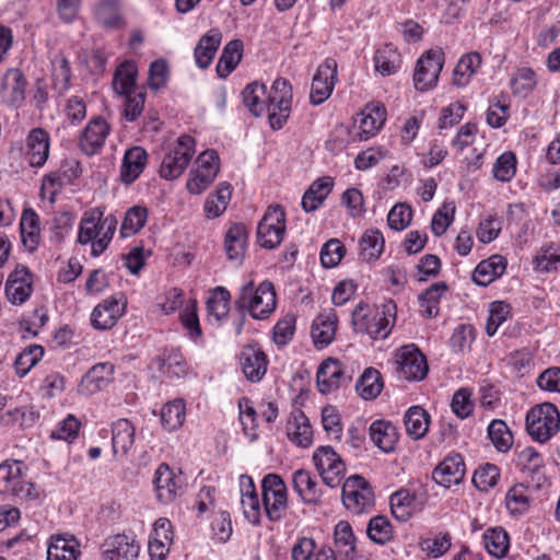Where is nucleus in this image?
Masks as SVG:
<instances>
[{
  "instance_id": "obj_1",
  "label": "nucleus",
  "mask_w": 560,
  "mask_h": 560,
  "mask_svg": "<svg viewBox=\"0 0 560 560\" xmlns=\"http://www.w3.org/2000/svg\"><path fill=\"white\" fill-rule=\"evenodd\" d=\"M314 464L329 488L342 485L341 490H366L369 482L360 475H352L343 482L345 464L335 450L327 445L318 447L313 454Z\"/></svg>"
},
{
  "instance_id": "obj_2",
  "label": "nucleus",
  "mask_w": 560,
  "mask_h": 560,
  "mask_svg": "<svg viewBox=\"0 0 560 560\" xmlns=\"http://www.w3.org/2000/svg\"><path fill=\"white\" fill-rule=\"evenodd\" d=\"M396 316V304L393 301L370 310L366 304H358L352 312V326L358 332H365L373 339H384L390 332Z\"/></svg>"
},
{
  "instance_id": "obj_3",
  "label": "nucleus",
  "mask_w": 560,
  "mask_h": 560,
  "mask_svg": "<svg viewBox=\"0 0 560 560\" xmlns=\"http://www.w3.org/2000/svg\"><path fill=\"white\" fill-rule=\"evenodd\" d=\"M237 308L248 311L253 318H267L277 306L276 291L269 281L255 287L253 281L245 283L235 301Z\"/></svg>"
},
{
  "instance_id": "obj_4",
  "label": "nucleus",
  "mask_w": 560,
  "mask_h": 560,
  "mask_svg": "<svg viewBox=\"0 0 560 560\" xmlns=\"http://www.w3.org/2000/svg\"><path fill=\"white\" fill-rule=\"evenodd\" d=\"M196 142L190 136L183 135L176 142L164 149L159 174L166 180L178 178L188 167L196 153Z\"/></svg>"
},
{
  "instance_id": "obj_5",
  "label": "nucleus",
  "mask_w": 560,
  "mask_h": 560,
  "mask_svg": "<svg viewBox=\"0 0 560 560\" xmlns=\"http://www.w3.org/2000/svg\"><path fill=\"white\" fill-rule=\"evenodd\" d=\"M560 428V413L555 405L545 402L532 408L526 416V430L536 441L542 443L555 435Z\"/></svg>"
},
{
  "instance_id": "obj_6",
  "label": "nucleus",
  "mask_w": 560,
  "mask_h": 560,
  "mask_svg": "<svg viewBox=\"0 0 560 560\" xmlns=\"http://www.w3.org/2000/svg\"><path fill=\"white\" fill-rule=\"evenodd\" d=\"M266 97L270 127L273 130H279L284 126L291 113V84L288 80L278 78L275 80L270 93L266 94Z\"/></svg>"
},
{
  "instance_id": "obj_7",
  "label": "nucleus",
  "mask_w": 560,
  "mask_h": 560,
  "mask_svg": "<svg viewBox=\"0 0 560 560\" xmlns=\"http://www.w3.org/2000/svg\"><path fill=\"white\" fill-rule=\"evenodd\" d=\"M285 233V212L282 207L269 206L258 223L257 238L261 247L273 249L280 245Z\"/></svg>"
},
{
  "instance_id": "obj_8",
  "label": "nucleus",
  "mask_w": 560,
  "mask_h": 560,
  "mask_svg": "<svg viewBox=\"0 0 560 560\" xmlns=\"http://www.w3.org/2000/svg\"><path fill=\"white\" fill-rule=\"evenodd\" d=\"M444 65V52L442 49H430L417 61L413 82L419 91H427L436 85L439 75Z\"/></svg>"
},
{
  "instance_id": "obj_9",
  "label": "nucleus",
  "mask_w": 560,
  "mask_h": 560,
  "mask_svg": "<svg viewBox=\"0 0 560 560\" xmlns=\"http://www.w3.org/2000/svg\"><path fill=\"white\" fill-rule=\"evenodd\" d=\"M196 164L186 187L190 194L199 195L215 179L219 173V155L213 150H207L197 158Z\"/></svg>"
},
{
  "instance_id": "obj_10",
  "label": "nucleus",
  "mask_w": 560,
  "mask_h": 560,
  "mask_svg": "<svg viewBox=\"0 0 560 560\" xmlns=\"http://www.w3.org/2000/svg\"><path fill=\"white\" fill-rule=\"evenodd\" d=\"M397 371L406 381H421L428 373L425 357L415 345L401 347L396 353Z\"/></svg>"
},
{
  "instance_id": "obj_11",
  "label": "nucleus",
  "mask_w": 560,
  "mask_h": 560,
  "mask_svg": "<svg viewBox=\"0 0 560 560\" xmlns=\"http://www.w3.org/2000/svg\"><path fill=\"white\" fill-rule=\"evenodd\" d=\"M337 80V62L335 59H326L314 74L310 100L313 105H320L332 93Z\"/></svg>"
},
{
  "instance_id": "obj_12",
  "label": "nucleus",
  "mask_w": 560,
  "mask_h": 560,
  "mask_svg": "<svg viewBox=\"0 0 560 560\" xmlns=\"http://www.w3.org/2000/svg\"><path fill=\"white\" fill-rule=\"evenodd\" d=\"M351 378L352 375L343 369L341 362L334 358L324 360L316 374L317 386L323 394L347 386Z\"/></svg>"
},
{
  "instance_id": "obj_13",
  "label": "nucleus",
  "mask_w": 560,
  "mask_h": 560,
  "mask_svg": "<svg viewBox=\"0 0 560 560\" xmlns=\"http://www.w3.org/2000/svg\"><path fill=\"white\" fill-rule=\"evenodd\" d=\"M427 503V492H393L389 497L390 512L400 522H406L421 512Z\"/></svg>"
},
{
  "instance_id": "obj_14",
  "label": "nucleus",
  "mask_w": 560,
  "mask_h": 560,
  "mask_svg": "<svg viewBox=\"0 0 560 560\" xmlns=\"http://www.w3.org/2000/svg\"><path fill=\"white\" fill-rule=\"evenodd\" d=\"M385 120V106L380 102L368 103L355 119V136L359 140H369L382 129Z\"/></svg>"
},
{
  "instance_id": "obj_15",
  "label": "nucleus",
  "mask_w": 560,
  "mask_h": 560,
  "mask_svg": "<svg viewBox=\"0 0 560 560\" xmlns=\"http://www.w3.org/2000/svg\"><path fill=\"white\" fill-rule=\"evenodd\" d=\"M174 532L172 523L166 517H160L153 524L149 539V553L152 560H164L173 544Z\"/></svg>"
},
{
  "instance_id": "obj_16",
  "label": "nucleus",
  "mask_w": 560,
  "mask_h": 560,
  "mask_svg": "<svg viewBox=\"0 0 560 560\" xmlns=\"http://www.w3.org/2000/svg\"><path fill=\"white\" fill-rule=\"evenodd\" d=\"M33 292L32 275L25 266H18L8 277L5 295L12 304L21 305Z\"/></svg>"
},
{
  "instance_id": "obj_17",
  "label": "nucleus",
  "mask_w": 560,
  "mask_h": 560,
  "mask_svg": "<svg viewBox=\"0 0 560 560\" xmlns=\"http://www.w3.org/2000/svg\"><path fill=\"white\" fill-rule=\"evenodd\" d=\"M109 126L102 117H95L84 128L79 145L88 155H93L104 145L109 133Z\"/></svg>"
},
{
  "instance_id": "obj_18",
  "label": "nucleus",
  "mask_w": 560,
  "mask_h": 560,
  "mask_svg": "<svg viewBox=\"0 0 560 560\" xmlns=\"http://www.w3.org/2000/svg\"><path fill=\"white\" fill-rule=\"evenodd\" d=\"M49 133L43 128L32 129L26 137V159L31 166L42 167L49 156Z\"/></svg>"
},
{
  "instance_id": "obj_19",
  "label": "nucleus",
  "mask_w": 560,
  "mask_h": 560,
  "mask_svg": "<svg viewBox=\"0 0 560 560\" xmlns=\"http://www.w3.org/2000/svg\"><path fill=\"white\" fill-rule=\"evenodd\" d=\"M268 360L256 345H248L241 352V366L244 375L252 382H258L267 372Z\"/></svg>"
},
{
  "instance_id": "obj_20",
  "label": "nucleus",
  "mask_w": 560,
  "mask_h": 560,
  "mask_svg": "<svg viewBox=\"0 0 560 560\" xmlns=\"http://www.w3.org/2000/svg\"><path fill=\"white\" fill-rule=\"evenodd\" d=\"M124 313V305L116 298H109L97 304L91 314V324L95 329L112 328Z\"/></svg>"
},
{
  "instance_id": "obj_21",
  "label": "nucleus",
  "mask_w": 560,
  "mask_h": 560,
  "mask_svg": "<svg viewBox=\"0 0 560 560\" xmlns=\"http://www.w3.org/2000/svg\"><path fill=\"white\" fill-rule=\"evenodd\" d=\"M465 475V465L459 455L446 457L432 472L436 485L450 488L458 485Z\"/></svg>"
},
{
  "instance_id": "obj_22",
  "label": "nucleus",
  "mask_w": 560,
  "mask_h": 560,
  "mask_svg": "<svg viewBox=\"0 0 560 560\" xmlns=\"http://www.w3.org/2000/svg\"><path fill=\"white\" fill-rule=\"evenodd\" d=\"M114 373V366L108 363H97L82 377L79 392L83 395H93L108 386Z\"/></svg>"
},
{
  "instance_id": "obj_23",
  "label": "nucleus",
  "mask_w": 560,
  "mask_h": 560,
  "mask_svg": "<svg viewBox=\"0 0 560 560\" xmlns=\"http://www.w3.org/2000/svg\"><path fill=\"white\" fill-rule=\"evenodd\" d=\"M330 550L339 560H355L358 557L355 537L348 522L340 521L335 526L334 547Z\"/></svg>"
},
{
  "instance_id": "obj_24",
  "label": "nucleus",
  "mask_w": 560,
  "mask_h": 560,
  "mask_svg": "<svg viewBox=\"0 0 560 560\" xmlns=\"http://www.w3.org/2000/svg\"><path fill=\"white\" fill-rule=\"evenodd\" d=\"M148 162V153L141 147L128 149L120 166V179L125 184L133 183L143 172Z\"/></svg>"
},
{
  "instance_id": "obj_25",
  "label": "nucleus",
  "mask_w": 560,
  "mask_h": 560,
  "mask_svg": "<svg viewBox=\"0 0 560 560\" xmlns=\"http://www.w3.org/2000/svg\"><path fill=\"white\" fill-rule=\"evenodd\" d=\"M221 42L222 33L218 28H211L199 39L194 56L200 69H207L211 65Z\"/></svg>"
},
{
  "instance_id": "obj_26",
  "label": "nucleus",
  "mask_w": 560,
  "mask_h": 560,
  "mask_svg": "<svg viewBox=\"0 0 560 560\" xmlns=\"http://www.w3.org/2000/svg\"><path fill=\"white\" fill-rule=\"evenodd\" d=\"M104 556L106 560H133L138 557L140 546L127 535H116L106 544Z\"/></svg>"
},
{
  "instance_id": "obj_27",
  "label": "nucleus",
  "mask_w": 560,
  "mask_h": 560,
  "mask_svg": "<svg viewBox=\"0 0 560 560\" xmlns=\"http://www.w3.org/2000/svg\"><path fill=\"white\" fill-rule=\"evenodd\" d=\"M337 328V315L334 310L319 314L312 325V338L316 348L322 349L332 342Z\"/></svg>"
},
{
  "instance_id": "obj_28",
  "label": "nucleus",
  "mask_w": 560,
  "mask_h": 560,
  "mask_svg": "<svg viewBox=\"0 0 560 560\" xmlns=\"http://www.w3.org/2000/svg\"><path fill=\"white\" fill-rule=\"evenodd\" d=\"M80 544L73 536L54 535L47 548V560H78Z\"/></svg>"
},
{
  "instance_id": "obj_29",
  "label": "nucleus",
  "mask_w": 560,
  "mask_h": 560,
  "mask_svg": "<svg viewBox=\"0 0 560 560\" xmlns=\"http://www.w3.org/2000/svg\"><path fill=\"white\" fill-rule=\"evenodd\" d=\"M506 269V259L501 255H493L477 265L472 272V281L481 287H487L501 277Z\"/></svg>"
},
{
  "instance_id": "obj_30",
  "label": "nucleus",
  "mask_w": 560,
  "mask_h": 560,
  "mask_svg": "<svg viewBox=\"0 0 560 560\" xmlns=\"http://www.w3.org/2000/svg\"><path fill=\"white\" fill-rule=\"evenodd\" d=\"M26 79L19 69H9L2 79V92L7 102L20 106L25 98Z\"/></svg>"
},
{
  "instance_id": "obj_31",
  "label": "nucleus",
  "mask_w": 560,
  "mask_h": 560,
  "mask_svg": "<svg viewBox=\"0 0 560 560\" xmlns=\"http://www.w3.org/2000/svg\"><path fill=\"white\" fill-rule=\"evenodd\" d=\"M247 230L243 223L233 224L225 234L224 248L228 258L241 262L247 246Z\"/></svg>"
},
{
  "instance_id": "obj_32",
  "label": "nucleus",
  "mask_w": 560,
  "mask_h": 560,
  "mask_svg": "<svg viewBox=\"0 0 560 560\" xmlns=\"http://www.w3.org/2000/svg\"><path fill=\"white\" fill-rule=\"evenodd\" d=\"M334 187V179L330 176H324L308 187L302 197V208L306 212L314 211L322 206Z\"/></svg>"
},
{
  "instance_id": "obj_33",
  "label": "nucleus",
  "mask_w": 560,
  "mask_h": 560,
  "mask_svg": "<svg viewBox=\"0 0 560 560\" xmlns=\"http://www.w3.org/2000/svg\"><path fill=\"white\" fill-rule=\"evenodd\" d=\"M26 466L22 460H4L0 464V490H23Z\"/></svg>"
},
{
  "instance_id": "obj_34",
  "label": "nucleus",
  "mask_w": 560,
  "mask_h": 560,
  "mask_svg": "<svg viewBox=\"0 0 560 560\" xmlns=\"http://www.w3.org/2000/svg\"><path fill=\"white\" fill-rule=\"evenodd\" d=\"M287 436L300 447H308L313 442L311 423L303 412L293 415L287 422Z\"/></svg>"
},
{
  "instance_id": "obj_35",
  "label": "nucleus",
  "mask_w": 560,
  "mask_h": 560,
  "mask_svg": "<svg viewBox=\"0 0 560 560\" xmlns=\"http://www.w3.org/2000/svg\"><path fill=\"white\" fill-rule=\"evenodd\" d=\"M20 230L23 246L28 252H34L39 245L40 230L39 218L33 209H25L23 211Z\"/></svg>"
},
{
  "instance_id": "obj_36",
  "label": "nucleus",
  "mask_w": 560,
  "mask_h": 560,
  "mask_svg": "<svg viewBox=\"0 0 560 560\" xmlns=\"http://www.w3.org/2000/svg\"><path fill=\"white\" fill-rule=\"evenodd\" d=\"M112 445L115 456H125L135 441V428L127 419H119L113 424Z\"/></svg>"
},
{
  "instance_id": "obj_37",
  "label": "nucleus",
  "mask_w": 560,
  "mask_h": 560,
  "mask_svg": "<svg viewBox=\"0 0 560 560\" xmlns=\"http://www.w3.org/2000/svg\"><path fill=\"white\" fill-rule=\"evenodd\" d=\"M430 415L421 406H411L404 416L407 434L413 440L422 439L430 424Z\"/></svg>"
},
{
  "instance_id": "obj_38",
  "label": "nucleus",
  "mask_w": 560,
  "mask_h": 560,
  "mask_svg": "<svg viewBox=\"0 0 560 560\" xmlns=\"http://www.w3.org/2000/svg\"><path fill=\"white\" fill-rule=\"evenodd\" d=\"M243 57V43L240 39L229 42L219 58L215 71L219 78L225 79L237 67Z\"/></svg>"
},
{
  "instance_id": "obj_39",
  "label": "nucleus",
  "mask_w": 560,
  "mask_h": 560,
  "mask_svg": "<svg viewBox=\"0 0 560 560\" xmlns=\"http://www.w3.org/2000/svg\"><path fill=\"white\" fill-rule=\"evenodd\" d=\"M104 215L103 209L93 208L84 212L79 228L78 242L82 245L93 243L100 235V226Z\"/></svg>"
},
{
  "instance_id": "obj_40",
  "label": "nucleus",
  "mask_w": 560,
  "mask_h": 560,
  "mask_svg": "<svg viewBox=\"0 0 560 560\" xmlns=\"http://www.w3.org/2000/svg\"><path fill=\"white\" fill-rule=\"evenodd\" d=\"M372 441L384 452H392L398 441L395 425L387 421H374L370 427Z\"/></svg>"
},
{
  "instance_id": "obj_41",
  "label": "nucleus",
  "mask_w": 560,
  "mask_h": 560,
  "mask_svg": "<svg viewBox=\"0 0 560 560\" xmlns=\"http://www.w3.org/2000/svg\"><path fill=\"white\" fill-rule=\"evenodd\" d=\"M232 196V187L228 182L219 184L215 194L209 195L203 211L208 219L220 217L226 209Z\"/></svg>"
},
{
  "instance_id": "obj_42",
  "label": "nucleus",
  "mask_w": 560,
  "mask_h": 560,
  "mask_svg": "<svg viewBox=\"0 0 560 560\" xmlns=\"http://www.w3.org/2000/svg\"><path fill=\"white\" fill-rule=\"evenodd\" d=\"M94 13L96 20L106 28H119L124 25L120 0H100Z\"/></svg>"
},
{
  "instance_id": "obj_43",
  "label": "nucleus",
  "mask_w": 560,
  "mask_h": 560,
  "mask_svg": "<svg viewBox=\"0 0 560 560\" xmlns=\"http://www.w3.org/2000/svg\"><path fill=\"white\" fill-rule=\"evenodd\" d=\"M360 255L363 260H376L383 253L385 241L378 230H366L360 238Z\"/></svg>"
},
{
  "instance_id": "obj_44",
  "label": "nucleus",
  "mask_w": 560,
  "mask_h": 560,
  "mask_svg": "<svg viewBox=\"0 0 560 560\" xmlns=\"http://www.w3.org/2000/svg\"><path fill=\"white\" fill-rule=\"evenodd\" d=\"M245 107L256 117L267 107L266 85L258 82L249 83L242 92Z\"/></svg>"
},
{
  "instance_id": "obj_45",
  "label": "nucleus",
  "mask_w": 560,
  "mask_h": 560,
  "mask_svg": "<svg viewBox=\"0 0 560 560\" xmlns=\"http://www.w3.org/2000/svg\"><path fill=\"white\" fill-rule=\"evenodd\" d=\"M345 508L352 514L369 513L375 505L373 492H341Z\"/></svg>"
},
{
  "instance_id": "obj_46",
  "label": "nucleus",
  "mask_w": 560,
  "mask_h": 560,
  "mask_svg": "<svg viewBox=\"0 0 560 560\" xmlns=\"http://www.w3.org/2000/svg\"><path fill=\"white\" fill-rule=\"evenodd\" d=\"M447 291V285L444 282L433 283L419 296V302L422 313L429 317L438 316L440 308L441 296Z\"/></svg>"
},
{
  "instance_id": "obj_47",
  "label": "nucleus",
  "mask_w": 560,
  "mask_h": 560,
  "mask_svg": "<svg viewBox=\"0 0 560 560\" xmlns=\"http://www.w3.org/2000/svg\"><path fill=\"white\" fill-rule=\"evenodd\" d=\"M137 79V67L132 62H124L120 65L114 75V90L119 95L135 93Z\"/></svg>"
},
{
  "instance_id": "obj_48",
  "label": "nucleus",
  "mask_w": 560,
  "mask_h": 560,
  "mask_svg": "<svg viewBox=\"0 0 560 560\" xmlns=\"http://www.w3.org/2000/svg\"><path fill=\"white\" fill-rule=\"evenodd\" d=\"M366 535L374 544L383 546L393 539V525L386 516L376 515L369 521Z\"/></svg>"
},
{
  "instance_id": "obj_49",
  "label": "nucleus",
  "mask_w": 560,
  "mask_h": 560,
  "mask_svg": "<svg viewBox=\"0 0 560 560\" xmlns=\"http://www.w3.org/2000/svg\"><path fill=\"white\" fill-rule=\"evenodd\" d=\"M382 387L381 374L377 370L372 368L364 371L355 385L361 397L366 400L376 398L381 394Z\"/></svg>"
},
{
  "instance_id": "obj_50",
  "label": "nucleus",
  "mask_w": 560,
  "mask_h": 560,
  "mask_svg": "<svg viewBox=\"0 0 560 560\" xmlns=\"http://www.w3.org/2000/svg\"><path fill=\"white\" fill-rule=\"evenodd\" d=\"M230 292L223 287H217L207 301L209 316L220 323L230 312Z\"/></svg>"
},
{
  "instance_id": "obj_51",
  "label": "nucleus",
  "mask_w": 560,
  "mask_h": 560,
  "mask_svg": "<svg viewBox=\"0 0 560 560\" xmlns=\"http://www.w3.org/2000/svg\"><path fill=\"white\" fill-rule=\"evenodd\" d=\"M480 65L481 56L478 52L464 55L454 69V83L460 86L466 85Z\"/></svg>"
},
{
  "instance_id": "obj_52",
  "label": "nucleus",
  "mask_w": 560,
  "mask_h": 560,
  "mask_svg": "<svg viewBox=\"0 0 560 560\" xmlns=\"http://www.w3.org/2000/svg\"><path fill=\"white\" fill-rule=\"evenodd\" d=\"M148 219V210L141 206L131 207L124 217L120 235L129 237L137 234L145 224Z\"/></svg>"
},
{
  "instance_id": "obj_53",
  "label": "nucleus",
  "mask_w": 560,
  "mask_h": 560,
  "mask_svg": "<svg viewBox=\"0 0 560 560\" xmlns=\"http://www.w3.org/2000/svg\"><path fill=\"white\" fill-rule=\"evenodd\" d=\"M483 544L491 556L502 558L509 550L510 540L508 533L502 528H491L483 534Z\"/></svg>"
},
{
  "instance_id": "obj_54",
  "label": "nucleus",
  "mask_w": 560,
  "mask_h": 560,
  "mask_svg": "<svg viewBox=\"0 0 560 560\" xmlns=\"http://www.w3.org/2000/svg\"><path fill=\"white\" fill-rule=\"evenodd\" d=\"M185 416V404L177 399L163 406L161 421L166 430L174 431L183 425Z\"/></svg>"
},
{
  "instance_id": "obj_55",
  "label": "nucleus",
  "mask_w": 560,
  "mask_h": 560,
  "mask_svg": "<svg viewBox=\"0 0 560 560\" xmlns=\"http://www.w3.org/2000/svg\"><path fill=\"white\" fill-rule=\"evenodd\" d=\"M375 69L383 75H390L398 71L401 63L400 55L389 46L378 49L374 57Z\"/></svg>"
},
{
  "instance_id": "obj_56",
  "label": "nucleus",
  "mask_w": 560,
  "mask_h": 560,
  "mask_svg": "<svg viewBox=\"0 0 560 560\" xmlns=\"http://www.w3.org/2000/svg\"><path fill=\"white\" fill-rule=\"evenodd\" d=\"M488 436L500 452H508L513 445V435L503 420H492L488 427Z\"/></svg>"
},
{
  "instance_id": "obj_57",
  "label": "nucleus",
  "mask_w": 560,
  "mask_h": 560,
  "mask_svg": "<svg viewBox=\"0 0 560 560\" xmlns=\"http://www.w3.org/2000/svg\"><path fill=\"white\" fill-rule=\"evenodd\" d=\"M44 349L40 346L33 345L24 349L14 361L15 373L19 377H24L31 369L42 359Z\"/></svg>"
},
{
  "instance_id": "obj_58",
  "label": "nucleus",
  "mask_w": 560,
  "mask_h": 560,
  "mask_svg": "<svg viewBox=\"0 0 560 560\" xmlns=\"http://www.w3.org/2000/svg\"><path fill=\"white\" fill-rule=\"evenodd\" d=\"M117 228V219L113 214L106 217L103 215L102 223L100 226V235L97 240L92 243L93 256H100L110 243L113 235Z\"/></svg>"
},
{
  "instance_id": "obj_59",
  "label": "nucleus",
  "mask_w": 560,
  "mask_h": 560,
  "mask_svg": "<svg viewBox=\"0 0 560 560\" xmlns=\"http://www.w3.org/2000/svg\"><path fill=\"white\" fill-rule=\"evenodd\" d=\"M500 478V469L494 464L480 465L474 472L472 483L478 490H487L497 486Z\"/></svg>"
},
{
  "instance_id": "obj_60",
  "label": "nucleus",
  "mask_w": 560,
  "mask_h": 560,
  "mask_svg": "<svg viewBox=\"0 0 560 560\" xmlns=\"http://www.w3.org/2000/svg\"><path fill=\"white\" fill-rule=\"evenodd\" d=\"M51 75L56 88L60 91L68 90L71 79V68L63 54H57L51 60Z\"/></svg>"
},
{
  "instance_id": "obj_61",
  "label": "nucleus",
  "mask_w": 560,
  "mask_h": 560,
  "mask_svg": "<svg viewBox=\"0 0 560 560\" xmlns=\"http://www.w3.org/2000/svg\"><path fill=\"white\" fill-rule=\"evenodd\" d=\"M536 85V73L530 68L518 69L511 80L512 91L518 96H526Z\"/></svg>"
},
{
  "instance_id": "obj_62",
  "label": "nucleus",
  "mask_w": 560,
  "mask_h": 560,
  "mask_svg": "<svg viewBox=\"0 0 560 560\" xmlns=\"http://www.w3.org/2000/svg\"><path fill=\"white\" fill-rule=\"evenodd\" d=\"M287 493L288 492H261L264 509L269 520L278 521L281 518L287 508Z\"/></svg>"
},
{
  "instance_id": "obj_63",
  "label": "nucleus",
  "mask_w": 560,
  "mask_h": 560,
  "mask_svg": "<svg viewBox=\"0 0 560 560\" xmlns=\"http://www.w3.org/2000/svg\"><path fill=\"white\" fill-rule=\"evenodd\" d=\"M497 180L510 182L516 173V158L512 152L502 153L495 161L492 170Z\"/></svg>"
},
{
  "instance_id": "obj_64",
  "label": "nucleus",
  "mask_w": 560,
  "mask_h": 560,
  "mask_svg": "<svg viewBox=\"0 0 560 560\" xmlns=\"http://www.w3.org/2000/svg\"><path fill=\"white\" fill-rule=\"evenodd\" d=\"M510 305L502 301L491 303L486 324V332L489 337L494 336L498 328L506 320L510 315Z\"/></svg>"
}]
</instances>
